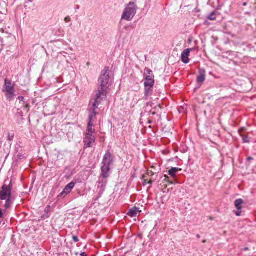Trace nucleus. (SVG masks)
I'll return each mask as SVG.
<instances>
[{
    "instance_id": "473e14b6",
    "label": "nucleus",
    "mask_w": 256,
    "mask_h": 256,
    "mask_svg": "<svg viewBox=\"0 0 256 256\" xmlns=\"http://www.w3.org/2000/svg\"><path fill=\"white\" fill-rule=\"evenodd\" d=\"M64 20L66 22H68L70 21V18L69 16H67L64 18Z\"/></svg>"
},
{
    "instance_id": "9d476101",
    "label": "nucleus",
    "mask_w": 256,
    "mask_h": 256,
    "mask_svg": "<svg viewBox=\"0 0 256 256\" xmlns=\"http://www.w3.org/2000/svg\"><path fill=\"white\" fill-rule=\"evenodd\" d=\"M192 48H187L185 50L182 54L181 60L184 64H188L189 62L188 56Z\"/></svg>"
},
{
    "instance_id": "39448f33",
    "label": "nucleus",
    "mask_w": 256,
    "mask_h": 256,
    "mask_svg": "<svg viewBox=\"0 0 256 256\" xmlns=\"http://www.w3.org/2000/svg\"><path fill=\"white\" fill-rule=\"evenodd\" d=\"M96 138L94 135L90 133H86V137L84 138V146L87 148H92L93 144L94 143Z\"/></svg>"
},
{
    "instance_id": "cd10ccee",
    "label": "nucleus",
    "mask_w": 256,
    "mask_h": 256,
    "mask_svg": "<svg viewBox=\"0 0 256 256\" xmlns=\"http://www.w3.org/2000/svg\"><path fill=\"white\" fill-rule=\"evenodd\" d=\"M254 160V158L251 157V156H248L247 158H246V164L247 166H250V163H251V161L253 160Z\"/></svg>"
},
{
    "instance_id": "1a4fd4ad",
    "label": "nucleus",
    "mask_w": 256,
    "mask_h": 256,
    "mask_svg": "<svg viewBox=\"0 0 256 256\" xmlns=\"http://www.w3.org/2000/svg\"><path fill=\"white\" fill-rule=\"evenodd\" d=\"M110 166L107 165H103L102 164L101 166V175L102 178H108L110 176L111 170H110Z\"/></svg>"
},
{
    "instance_id": "5701e85b",
    "label": "nucleus",
    "mask_w": 256,
    "mask_h": 256,
    "mask_svg": "<svg viewBox=\"0 0 256 256\" xmlns=\"http://www.w3.org/2000/svg\"><path fill=\"white\" fill-rule=\"evenodd\" d=\"M93 126H94V123L88 122V128H87L88 132L87 133H90V134H93L95 132V130L92 128V127Z\"/></svg>"
},
{
    "instance_id": "c03bdc74",
    "label": "nucleus",
    "mask_w": 256,
    "mask_h": 256,
    "mask_svg": "<svg viewBox=\"0 0 256 256\" xmlns=\"http://www.w3.org/2000/svg\"><path fill=\"white\" fill-rule=\"evenodd\" d=\"M248 250V248H244V250Z\"/></svg>"
},
{
    "instance_id": "79ce46f5",
    "label": "nucleus",
    "mask_w": 256,
    "mask_h": 256,
    "mask_svg": "<svg viewBox=\"0 0 256 256\" xmlns=\"http://www.w3.org/2000/svg\"><path fill=\"white\" fill-rule=\"evenodd\" d=\"M196 237L198 238H200V236L199 234H198L196 235Z\"/></svg>"
},
{
    "instance_id": "a211bd4d",
    "label": "nucleus",
    "mask_w": 256,
    "mask_h": 256,
    "mask_svg": "<svg viewBox=\"0 0 256 256\" xmlns=\"http://www.w3.org/2000/svg\"><path fill=\"white\" fill-rule=\"evenodd\" d=\"M244 130V128H241L239 130L238 132L240 134V136L242 138V142L244 143H250V140L249 139V137L248 136H246L244 134H242V132Z\"/></svg>"
},
{
    "instance_id": "bb28decb",
    "label": "nucleus",
    "mask_w": 256,
    "mask_h": 256,
    "mask_svg": "<svg viewBox=\"0 0 256 256\" xmlns=\"http://www.w3.org/2000/svg\"><path fill=\"white\" fill-rule=\"evenodd\" d=\"M14 133L8 132V140L10 141L13 140V139L14 138Z\"/></svg>"
},
{
    "instance_id": "de8ad7c7",
    "label": "nucleus",
    "mask_w": 256,
    "mask_h": 256,
    "mask_svg": "<svg viewBox=\"0 0 256 256\" xmlns=\"http://www.w3.org/2000/svg\"><path fill=\"white\" fill-rule=\"evenodd\" d=\"M78 252H76V255H78Z\"/></svg>"
},
{
    "instance_id": "72a5a7b5",
    "label": "nucleus",
    "mask_w": 256,
    "mask_h": 256,
    "mask_svg": "<svg viewBox=\"0 0 256 256\" xmlns=\"http://www.w3.org/2000/svg\"><path fill=\"white\" fill-rule=\"evenodd\" d=\"M242 212L240 210L234 212V214L236 216H240Z\"/></svg>"
},
{
    "instance_id": "dca6fc26",
    "label": "nucleus",
    "mask_w": 256,
    "mask_h": 256,
    "mask_svg": "<svg viewBox=\"0 0 256 256\" xmlns=\"http://www.w3.org/2000/svg\"><path fill=\"white\" fill-rule=\"evenodd\" d=\"M244 203L243 200L238 198L235 200L234 206L238 210H240L242 209V204Z\"/></svg>"
},
{
    "instance_id": "c85d7f7f",
    "label": "nucleus",
    "mask_w": 256,
    "mask_h": 256,
    "mask_svg": "<svg viewBox=\"0 0 256 256\" xmlns=\"http://www.w3.org/2000/svg\"><path fill=\"white\" fill-rule=\"evenodd\" d=\"M18 99L20 101V102H23V104L24 105L25 104H26V102L24 101V98L23 96H19L18 98Z\"/></svg>"
},
{
    "instance_id": "6ab92c4d",
    "label": "nucleus",
    "mask_w": 256,
    "mask_h": 256,
    "mask_svg": "<svg viewBox=\"0 0 256 256\" xmlns=\"http://www.w3.org/2000/svg\"><path fill=\"white\" fill-rule=\"evenodd\" d=\"M14 90H6V91L4 92H6V96L7 98V100H10L14 98Z\"/></svg>"
},
{
    "instance_id": "c756f323",
    "label": "nucleus",
    "mask_w": 256,
    "mask_h": 256,
    "mask_svg": "<svg viewBox=\"0 0 256 256\" xmlns=\"http://www.w3.org/2000/svg\"><path fill=\"white\" fill-rule=\"evenodd\" d=\"M72 240L75 242H78L79 241V239L77 236H72Z\"/></svg>"
},
{
    "instance_id": "f257e3e1",
    "label": "nucleus",
    "mask_w": 256,
    "mask_h": 256,
    "mask_svg": "<svg viewBox=\"0 0 256 256\" xmlns=\"http://www.w3.org/2000/svg\"><path fill=\"white\" fill-rule=\"evenodd\" d=\"M138 7L134 2H130L124 9L122 19L127 21L132 20L136 13Z\"/></svg>"
},
{
    "instance_id": "ea45409f",
    "label": "nucleus",
    "mask_w": 256,
    "mask_h": 256,
    "mask_svg": "<svg viewBox=\"0 0 256 256\" xmlns=\"http://www.w3.org/2000/svg\"><path fill=\"white\" fill-rule=\"evenodd\" d=\"M80 254L81 256H87V255L84 252H82Z\"/></svg>"
},
{
    "instance_id": "7c9ffc66",
    "label": "nucleus",
    "mask_w": 256,
    "mask_h": 256,
    "mask_svg": "<svg viewBox=\"0 0 256 256\" xmlns=\"http://www.w3.org/2000/svg\"><path fill=\"white\" fill-rule=\"evenodd\" d=\"M164 181L166 182H170V180H169V178L168 176L164 175Z\"/></svg>"
},
{
    "instance_id": "7ed1b4c3",
    "label": "nucleus",
    "mask_w": 256,
    "mask_h": 256,
    "mask_svg": "<svg viewBox=\"0 0 256 256\" xmlns=\"http://www.w3.org/2000/svg\"><path fill=\"white\" fill-rule=\"evenodd\" d=\"M107 96V92L106 90L98 89L96 92L95 96L90 102L92 106L98 108V106L102 104V102L106 100Z\"/></svg>"
},
{
    "instance_id": "f704fd0d",
    "label": "nucleus",
    "mask_w": 256,
    "mask_h": 256,
    "mask_svg": "<svg viewBox=\"0 0 256 256\" xmlns=\"http://www.w3.org/2000/svg\"><path fill=\"white\" fill-rule=\"evenodd\" d=\"M147 174L150 176H152L154 175V172L152 171H148Z\"/></svg>"
},
{
    "instance_id": "f8f14e48",
    "label": "nucleus",
    "mask_w": 256,
    "mask_h": 256,
    "mask_svg": "<svg viewBox=\"0 0 256 256\" xmlns=\"http://www.w3.org/2000/svg\"><path fill=\"white\" fill-rule=\"evenodd\" d=\"M154 76H146L145 78L144 86H150V87H153L154 84Z\"/></svg>"
},
{
    "instance_id": "4468645a",
    "label": "nucleus",
    "mask_w": 256,
    "mask_h": 256,
    "mask_svg": "<svg viewBox=\"0 0 256 256\" xmlns=\"http://www.w3.org/2000/svg\"><path fill=\"white\" fill-rule=\"evenodd\" d=\"M14 88L12 86V84L10 80H8L6 79L4 80V89L2 90V92L9 90H14Z\"/></svg>"
},
{
    "instance_id": "e433bc0d",
    "label": "nucleus",
    "mask_w": 256,
    "mask_h": 256,
    "mask_svg": "<svg viewBox=\"0 0 256 256\" xmlns=\"http://www.w3.org/2000/svg\"><path fill=\"white\" fill-rule=\"evenodd\" d=\"M147 184H148L147 180H146L144 179V180H143V184H144V186L146 185Z\"/></svg>"
},
{
    "instance_id": "aec40b11",
    "label": "nucleus",
    "mask_w": 256,
    "mask_h": 256,
    "mask_svg": "<svg viewBox=\"0 0 256 256\" xmlns=\"http://www.w3.org/2000/svg\"><path fill=\"white\" fill-rule=\"evenodd\" d=\"M5 200L6 201L4 206L6 209H8L10 208V206H11L14 200L12 199V196L10 197H8Z\"/></svg>"
},
{
    "instance_id": "58836bf2",
    "label": "nucleus",
    "mask_w": 256,
    "mask_h": 256,
    "mask_svg": "<svg viewBox=\"0 0 256 256\" xmlns=\"http://www.w3.org/2000/svg\"><path fill=\"white\" fill-rule=\"evenodd\" d=\"M152 183L153 181L152 180H150L148 182V184H150V186L152 184Z\"/></svg>"
},
{
    "instance_id": "4c0bfd02",
    "label": "nucleus",
    "mask_w": 256,
    "mask_h": 256,
    "mask_svg": "<svg viewBox=\"0 0 256 256\" xmlns=\"http://www.w3.org/2000/svg\"><path fill=\"white\" fill-rule=\"evenodd\" d=\"M3 216V213L2 210L0 208V218H2Z\"/></svg>"
},
{
    "instance_id": "49530a36",
    "label": "nucleus",
    "mask_w": 256,
    "mask_h": 256,
    "mask_svg": "<svg viewBox=\"0 0 256 256\" xmlns=\"http://www.w3.org/2000/svg\"><path fill=\"white\" fill-rule=\"evenodd\" d=\"M206 242V240H203L202 242L204 243V242Z\"/></svg>"
},
{
    "instance_id": "37998d69",
    "label": "nucleus",
    "mask_w": 256,
    "mask_h": 256,
    "mask_svg": "<svg viewBox=\"0 0 256 256\" xmlns=\"http://www.w3.org/2000/svg\"><path fill=\"white\" fill-rule=\"evenodd\" d=\"M25 107H26V108H29V106H28V104H26Z\"/></svg>"
},
{
    "instance_id": "20e7f679",
    "label": "nucleus",
    "mask_w": 256,
    "mask_h": 256,
    "mask_svg": "<svg viewBox=\"0 0 256 256\" xmlns=\"http://www.w3.org/2000/svg\"><path fill=\"white\" fill-rule=\"evenodd\" d=\"M98 108H97L91 106V104H89V106L88 108V122L94 123L96 119V116L98 114V112H96V110Z\"/></svg>"
},
{
    "instance_id": "412c9836",
    "label": "nucleus",
    "mask_w": 256,
    "mask_h": 256,
    "mask_svg": "<svg viewBox=\"0 0 256 256\" xmlns=\"http://www.w3.org/2000/svg\"><path fill=\"white\" fill-rule=\"evenodd\" d=\"M180 168H172L171 169H170L168 172V174L169 175H170L172 177L174 178L176 176V174L177 172L180 170Z\"/></svg>"
},
{
    "instance_id": "9b49d317",
    "label": "nucleus",
    "mask_w": 256,
    "mask_h": 256,
    "mask_svg": "<svg viewBox=\"0 0 256 256\" xmlns=\"http://www.w3.org/2000/svg\"><path fill=\"white\" fill-rule=\"evenodd\" d=\"M206 80V70L204 69H200L199 74L197 77V82L202 84Z\"/></svg>"
},
{
    "instance_id": "4be33fe9",
    "label": "nucleus",
    "mask_w": 256,
    "mask_h": 256,
    "mask_svg": "<svg viewBox=\"0 0 256 256\" xmlns=\"http://www.w3.org/2000/svg\"><path fill=\"white\" fill-rule=\"evenodd\" d=\"M50 206H48L44 210V214H42V218L45 220L49 218L48 212H50Z\"/></svg>"
},
{
    "instance_id": "393cba45",
    "label": "nucleus",
    "mask_w": 256,
    "mask_h": 256,
    "mask_svg": "<svg viewBox=\"0 0 256 256\" xmlns=\"http://www.w3.org/2000/svg\"><path fill=\"white\" fill-rule=\"evenodd\" d=\"M99 184H102V185H101V188H103L104 189L106 186V182H107V181L106 180V181H104L103 180H102V181L100 180V178L99 179Z\"/></svg>"
},
{
    "instance_id": "2f4dec72",
    "label": "nucleus",
    "mask_w": 256,
    "mask_h": 256,
    "mask_svg": "<svg viewBox=\"0 0 256 256\" xmlns=\"http://www.w3.org/2000/svg\"><path fill=\"white\" fill-rule=\"evenodd\" d=\"M6 186H8V190H10V192H12V182H10L8 185H6Z\"/></svg>"
},
{
    "instance_id": "2eb2a0df",
    "label": "nucleus",
    "mask_w": 256,
    "mask_h": 256,
    "mask_svg": "<svg viewBox=\"0 0 256 256\" xmlns=\"http://www.w3.org/2000/svg\"><path fill=\"white\" fill-rule=\"evenodd\" d=\"M75 186V183L74 182H70L69 183L64 189V192L65 193V196H66L69 194L72 190L74 188Z\"/></svg>"
},
{
    "instance_id": "b1692460",
    "label": "nucleus",
    "mask_w": 256,
    "mask_h": 256,
    "mask_svg": "<svg viewBox=\"0 0 256 256\" xmlns=\"http://www.w3.org/2000/svg\"><path fill=\"white\" fill-rule=\"evenodd\" d=\"M207 18L210 20H216V12L214 11L210 13L208 16Z\"/></svg>"
},
{
    "instance_id": "423d86ee",
    "label": "nucleus",
    "mask_w": 256,
    "mask_h": 256,
    "mask_svg": "<svg viewBox=\"0 0 256 256\" xmlns=\"http://www.w3.org/2000/svg\"><path fill=\"white\" fill-rule=\"evenodd\" d=\"M114 160L112 154L110 150H108L104 156L102 164L112 166L113 164Z\"/></svg>"
},
{
    "instance_id": "a878e982",
    "label": "nucleus",
    "mask_w": 256,
    "mask_h": 256,
    "mask_svg": "<svg viewBox=\"0 0 256 256\" xmlns=\"http://www.w3.org/2000/svg\"><path fill=\"white\" fill-rule=\"evenodd\" d=\"M144 70L146 72V76H154L152 71L148 68H146Z\"/></svg>"
},
{
    "instance_id": "f3484780",
    "label": "nucleus",
    "mask_w": 256,
    "mask_h": 256,
    "mask_svg": "<svg viewBox=\"0 0 256 256\" xmlns=\"http://www.w3.org/2000/svg\"><path fill=\"white\" fill-rule=\"evenodd\" d=\"M153 87H150V86H144V99L148 100V97L150 94H152Z\"/></svg>"
},
{
    "instance_id": "0eeeda50",
    "label": "nucleus",
    "mask_w": 256,
    "mask_h": 256,
    "mask_svg": "<svg viewBox=\"0 0 256 256\" xmlns=\"http://www.w3.org/2000/svg\"><path fill=\"white\" fill-rule=\"evenodd\" d=\"M12 196V193L10 190L8 189L6 184H4L0 190V200H5L8 197Z\"/></svg>"
},
{
    "instance_id": "a18cd8bd",
    "label": "nucleus",
    "mask_w": 256,
    "mask_h": 256,
    "mask_svg": "<svg viewBox=\"0 0 256 256\" xmlns=\"http://www.w3.org/2000/svg\"><path fill=\"white\" fill-rule=\"evenodd\" d=\"M148 123V124H151V123H152V122H151V121H150V120H149Z\"/></svg>"
},
{
    "instance_id": "6e6552de",
    "label": "nucleus",
    "mask_w": 256,
    "mask_h": 256,
    "mask_svg": "<svg viewBox=\"0 0 256 256\" xmlns=\"http://www.w3.org/2000/svg\"><path fill=\"white\" fill-rule=\"evenodd\" d=\"M24 151L22 148L18 144H17L15 148V156L16 160H22L26 158Z\"/></svg>"
},
{
    "instance_id": "f03ea898",
    "label": "nucleus",
    "mask_w": 256,
    "mask_h": 256,
    "mask_svg": "<svg viewBox=\"0 0 256 256\" xmlns=\"http://www.w3.org/2000/svg\"><path fill=\"white\" fill-rule=\"evenodd\" d=\"M110 79L109 68L106 66L102 70L100 76L98 78L100 86L98 89L103 90L106 91V86L108 83Z\"/></svg>"
},
{
    "instance_id": "ddd939ff",
    "label": "nucleus",
    "mask_w": 256,
    "mask_h": 256,
    "mask_svg": "<svg viewBox=\"0 0 256 256\" xmlns=\"http://www.w3.org/2000/svg\"><path fill=\"white\" fill-rule=\"evenodd\" d=\"M140 212L141 210H140L138 208L134 207L128 210V214L132 218L136 217L137 216V214Z\"/></svg>"
},
{
    "instance_id": "c9c22d12",
    "label": "nucleus",
    "mask_w": 256,
    "mask_h": 256,
    "mask_svg": "<svg viewBox=\"0 0 256 256\" xmlns=\"http://www.w3.org/2000/svg\"><path fill=\"white\" fill-rule=\"evenodd\" d=\"M65 193L64 192V190L58 195V197L64 196L65 197Z\"/></svg>"
},
{
    "instance_id": "a19ab883",
    "label": "nucleus",
    "mask_w": 256,
    "mask_h": 256,
    "mask_svg": "<svg viewBox=\"0 0 256 256\" xmlns=\"http://www.w3.org/2000/svg\"><path fill=\"white\" fill-rule=\"evenodd\" d=\"M247 4H248V3H247L246 2H244V3L242 4V5H243L244 6H247Z\"/></svg>"
}]
</instances>
